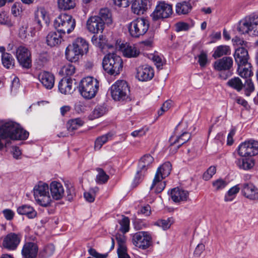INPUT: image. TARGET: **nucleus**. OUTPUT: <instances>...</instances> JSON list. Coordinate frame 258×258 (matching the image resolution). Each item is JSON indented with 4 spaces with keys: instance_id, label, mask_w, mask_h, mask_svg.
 Returning <instances> with one entry per match:
<instances>
[{
    "instance_id": "f257e3e1",
    "label": "nucleus",
    "mask_w": 258,
    "mask_h": 258,
    "mask_svg": "<svg viewBox=\"0 0 258 258\" xmlns=\"http://www.w3.org/2000/svg\"><path fill=\"white\" fill-rule=\"evenodd\" d=\"M28 136L29 133L16 122L7 121L0 124V137L3 140H24Z\"/></svg>"
},
{
    "instance_id": "f03ea898",
    "label": "nucleus",
    "mask_w": 258,
    "mask_h": 258,
    "mask_svg": "<svg viewBox=\"0 0 258 258\" xmlns=\"http://www.w3.org/2000/svg\"><path fill=\"white\" fill-rule=\"evenodd\" d=\"M99 88V81L94 77L89 76L81 80L79 85V91L83 97L91 99L96 95Z\"/></svg>"
},
{
    "instance_id": "7ed1b4c3",
    "label": "nucleus",
    "mask_w": 258,
    "mask_h": 258,
    "mask_svg": "<svg viewBox=\"0 0 258 258\" xmlns=\"http://www.w3.org/2000/svg\"><path fill=\"white\" fill-rule=\"evenodd\" d=\"M102 66L106 73L113 75L119 74L123 67L121 57L114 53H109L104 56Z\"/></svg>"
},
{
    "instance_id": "20e7f679",
    "label": "nucleus",
    "mask_w": 258,
    "mask_h": 258,
    "mask_svg": "<svg viewBox=\"0 0 258 258\" xmlns=\"http://www.w3.org/2000/svg\"><path fill=\"white\" fill-rule=\"evenodd\" d=\"M54 26L61 34H70L75 28L76 21L71 15L61 14L55 19Z\"/></svg>"
},
{
    "instance_id": "39448f33",
    "label": "nucleus",
    "mask_w": 258,
    "mask_h": 258,
    "mask_svg": "<svg viewBox=\"0 0 258 258\" xmlns=\"http://www.w3.org/2000/svg\"><path fill=\"white\" fill-rule=\"evenodd\" d=\"M34 196L36 201L42 206L47 207L51 202L47 184L39 182L33 188Z\"/></svg>"
},
{
    "instance_id": "423d86ee",
    "label": "nucleus",
    "mask_w": 258,
    "mask_h": 258,
    "mask_svg": "<svg viewBox=\"0 0 258 258\" xmlns=\"http://www.w3.org/2000/svg\"><path fill=\"white\" fill-rule=\"evenodd\" d=\"M111 95L116 101H123L128 98L130 88L127 82L124 80L116 81L110 88Z\"/></svg>"
},
{
    "instance_id": "0eeeda50",
    "label": "nucleus",
    "mask_w": 258,
    "mask_h": 258,
    "mask_svg": "<svg viewBox=\"0 0 258 258\" xmlns=\"http://www.w3.org/2000/svg\"><path fill=\"white\" fill-rule=\"evenodd\" d=\"M149 23L144 18H138L131 22L128 26V29L131 36L138 38L144 35L149 29Z\"/></svg>"
},
{
    "instance_id": "6e6552de",
    "label": "nucleus",
    "mask_w": 258,
    "mask_h": 258,
    "mask_svg": "<svg viewBox=\"0 0 258 258\" xmlns=\"http://www.w3.org/2000/svg\"><path fill=\"white\" fill-rule=\"evenodd\" d=\"M133 244L141 249L148 248L152 244V236L149 231H139L132 235Z\"/></svg>"
},
{
    "instance_id": "1a4fd4ad",
    "label": "nucleus",
    "mask_w": 258,
    "mask_h": 258,
    "mask_svg": "<svg viewBox=\"0 0 258 258\" xmlns=\"http://www.w3.org/2000/svg\"><path fill=\"white\" fill-rule=\"evenodd\" d=\"M237 153L239 156H253L258 154V141L249 140L241 143L238 146Z\"/></svg>"
},
{
    "instance_id": "9d476101",
    "label": "nucleus",
    "mask_w": 258,
    "mask_h": 258,
    "mask_svg": "<svg viewBox=\"0 0 258 258\" xmlns=\"http://www.w3.org/2000/svg\"><path fill=\"white\" fill-rule=\"evenodd\" d=\"M172 5L165 1L157 3L154 12L151 17L154 21L168 18L172 14Z\"/></svg>"
},
{
    "instance_id": "9b49d317",
    "label": "nucleus",
    "mask_w": 258,
    "mask_h": 258,
    "mask_svg": "<svg viewBox=\"0 0 258 258\" xmlns=\"http://www.w3.org/2000/svg\"><path fill=\"white\" fill-rule=\"evenodd\" d=\"M233 63L232 57L224 56L215 61L213 64V67L217 71H228L225 75H220L222 79L226 80L231 75L230 70L232 68Z\"/></svg>"
},
{
    "instance_id": "f8f14e48",
    "label": "nucleus",
    "mask_w": 258,
    "mask_h": 258,
    "mask_svg": "<svg viewBox=\"0 0 258 258\" xmlns=\"http://www.w3.org/2000/svg\"><path fill=\"white\" fill-rule=\"evenodd\" d=\"M16 57L22 67L25 69L31 68V54L27 48L23 46L18 47L16 51Z\"/></svg>"
},
{
    "instance_id": "ddd939ff",
    "label": "nucleus",
    "mask_w": 258,
    "mask_h": 258,
    "mask_svg": "<svg viewBox=\"0 0 258 258\" xmlns=\"http://www.w3.org/2000/svg\"><path fill=\"white\" fill-rule=\"evenodd\" d=\"M21 238L22 235L20 233L11 232L4 238L2 245L9 250H16L21 242Z\"/></svg>"
},
{
    "instance_id": "4468645a",
    "label": "nucleus",
    "mask_w": 258,
    "mask_h": 258,
    "mask_svg": "<svg viewBox=\"0 0 258 258\" xmlns=\"http://www.w3.org/2000/svg\"><path fill=\"white\" fill-rule=\"evenodd\" d=\"M242 195L250 201H258V188L252 183H244L241 185Z\"/></svg>"
},
{
    "instance_id": "2eb2a0df",
    "label": "nucleus",
    "mask_w": 258,
    "mask_h": 258,
    "mask_svg": "<svg viewBox=\"0 0 258 258\" xmlns=\"http://www.w3.org/2000/svg\"><path fill=\"white\" fill-rule=\"evenodd\" d=\"M87 28L88 30L93 34L102 32L104 29V22L100 18L97 16L90 17L87 21Z\"/></svg>"
},
{
    "instance_id": "dca6fc26",
    "label": "nucleus",
    "mask_w": 258,
    "mask_h": 258,
    "mask_svg": "<svg viewBox=\"0 0 258 258\" xmlns=\"http://www.w3.org/2000/svg\"><path fill=\"white\" fill-rule=\"evenodd\" d=\"M154 75L153 69L147 64L140 66L137 69L136 78L140 81H149Z\"/></svg>"
},
{
    "instance_id": "f3484780",
    "label": "nucleus",
    "mask_w": 258,
    "mask_h": 258,
    "mask_svg": "<svg viewBox=\"0 0 258 258\" xmlns=\"http://www.w3.org/2000/svg\"><path fill=\"white\" fill-rule=\"evenodd\" d=\"M118 248L117 254L118 258H130L126 252V238L124 234L117 233L115 235Z\"/></svg>"
},
{
    "instance_id": "a211bd4d",
    "label": "nucleus",
    "mask_w": 258,
    "mask_h": 258,
    "mask_svg": "<svg viewBox=\"0 0 258 258\" xmlns=\"http://www.w3.org/2000/svg\"><path fill=\"white\" fill-rule=\"evenodd\" d=\"M49 189L52 198L55 200L62 199L64 195V188L62 184L58 181H52L49 186Z\"/></svg>"
},
{
    "instance_id": "6ab92c4d",
    "label": "nucleus",
    "mask_w": 258,
    "mask_h": 258,
    "mask_svg": "<svg viewBox=\"0 0 258 258\" xmlns=\"http://www.w3.org/2000/svg\"><path fill=\"white\" fill-rule=\"evenodd\" d=\"M38 79L42 85L47 89H51L54 85V76L51 73L44 71L38 75Z\"/></svg>"
},
{
    "instance_id": "aec40b11",
    "label": "nucleus",
    "mask_w": 258,
    "mask_h": 258,
    "mask_svg": "<svg viewBox=\"0 0 258 258\" xmlns=\"http://www.w3.org/2000/svg\"><path fill=\"white\" fill-rule=\"evenodd\" d=\"M235 163L240 169L248 170L254 166V160L249 156H240L236 159Z\"/></svg>"
},
{
    "instance_id": "412c9836",
    "label": "nucleus",
    "mask_w": 258,
    "mask_h": 258,
    "mask_svg": "<svg viewBox=\"0 0 258 258\" xmlns=\"http://www.w3.org/2000/svg\"><path fill=\"white\" fill-rule=\"evenodd\" d=\"M38 248L34 242L26 243L22 249V254L25 258H35L37 254Z\"/></svg>"
},
{
    "instance_id": "4be33fe9",
    "label": "nucleus",
    "mask_w": 258,
    "mask_h": 258,
    "mask_svg": "<svg viewBox=\"0 0 258 258\" xmlns=\"http://www.w3.org/2000/svg\"><path fill=\"white\" fill-rule=\"evenodd\" d=\"M189 194L187 190L178 187L171 190L170 197L175 203H179L187 201Z\"/></svg>"
},
{
    "instance_id": "5701e85b",
    "label": "nucleus",
    "mask_w": 258,
    "mask_h": 258,
    "mask_svg": "<svg viewBox=\"0 0 258 258\" xmlns=\"http://www.w3.org/2000/svg\"><path fill=\"white\" fill-rule=\"evenodd\" d=\"M233 56L237 66H240L245 63L249 62L248 61L249 58L248 52L247 50L243 47H239L236 48Z\"/></svg>"
},
{
    "instance_id": "b1692460",
    "label": "nucleus",
    "mask_w": 258,
    "mask_h": 258,
    "mask_svg": "<svg viewBox=\"0 0 258 258\" xmlns=\"http://www.w3.org/2000/svg\"><path fill=\"white\" fill-rule=\"evenodd\" d=\"M58 90L63 94H70L73 92V80L71 78H63L58 83Z\"/></svg>"
},
{
    "instance_id": "393cba45",
    "label": "nucleus",
    "mask_w": 258,
    "mask_h": 258,
    "mask_svg": "<svg viewBox=\"0 0 258 258\" xmlns=\"http://www.w3.org/2000/svg\"><path fill=\"white\" fill-rule=\"evenodd\" d=\"M61 33L57 31H51L46 36V42L50 47H54L61 43L62 38Z\"/></svg>"
},
{
    "instance_id": "a878e982",
    "label": "nucleus",
    "mask_w": 258,
    "mask_h": 258,
    "mask_svg": "<svg viewBox=\"0 0 258 258\" xmlns=\"http://www.w3.org/2000/svg\"><path fill=\"white\" fill-rule=\"evenodd\" d=\"M172 169V165L170 162H166L159 166L156 171L155 175V181L158 180V176L161 179L165 178L167 177L171 172Z\"/></svg>"
},
{
    "instance_id": "bb28decb",
    "label": "nucleus",
    "mask_w": 258,
    "mask_h": 258,
    "mask_svg": "<svg viewBox=\"0 0 258 258\" xmlns=\"http://www.w3.org/2000/svg\"><path fill=\"white\" fill-rule=\"evenodd\" d=\"M132 11L138 15L143 14L147 9L146 0H135L132 5Z\"/></svg>"
},
{
    "instance_id": "cd10ccee",
    "label": "nucleus",
    "mask_w": 258,
    "mask_h": 258,
    "mask_svg": "<svg viewBox=\"0 0 258 258\" xmlns=\"http://www.w3.org/2000/svg\"><path fill=\"white\" fill-rule=\"evenodd\" d=\"M72 47H74L81 52L83 55L87 53L89 49V44L87 41L81 37L77 38L73 43Z\"/></svg>"
},
{
    "instance_id": "c85d7f7f",
    "label": "nucleus",
    "mask_w": 258,
    "mask_h": 258,
    "mask_svg": "<svg viewBox=\"0 0 258 258\" xmlns=\"http://www.w3.org/2000/svg\"><path fill=\"white\" fill-rule=\"evenodd\" d=\"M154 158L151 155L146 154L143 156L139 162L138 168L140 169V171L146 172L151 167Z\"/></svg>"
},
{
    "instance_id": "c756f323",
    "label": "nucleus",
    "mask_w": 258,
    "mask_h": 258,
    "mask_svg": "<svg viewBox=\"0 0 258 258\" xmlns=\"http://www.w3.org/2000/svg\"><path fill=\"white\" fill-rule=\"evenodd\" d=\"M251 64L249 62L245 63L240 66H238L237 72L238 75L245 79H249L253 75L251 70Z\"/></svg>"
},
{
    "instance_id": "7c9ffc66",
    "label": "nucleus",
    "mask_w": 258,
    "mask_h": 258,
    "mask_svg": "<svg viewBox=\"0 0 258 258\" xmlns=\"http://www.w3.org/2000/svg\"><path fill=\"white\" fill-rule=\"evenodd\" d=\"M19 215H26L29 219H33L37 215V212L34 208L28 205H23L17 208Z\"/></svg>"
},
{
    "instance_id": "2f4dec72",
    "label": "nucleus",
    "mask_w": 258,
    "mask_h": 258,
    "mask_svg": "<svg viewBox=\"0 0 258 258\" xmlns=\"http://www.w3.org/2000/svg\"><path fill=\"white\" fill-rule=\"evenodd\" d=\"M121 48L123 55L127 57H136L140 53V50L134 45L126 43Z\"/></svg>"
},
{
    "instance_id": "473e14b6",
    "label": "nucleus",
    "mask_w": 258,
    "mask_h": 258,
    "mask_svg": "<svg viewBox=\"0 0 258 258\" xmlns=\"http://www.w3.org/2000/svg\"><path fill=\"white\" fill-rule=\"evenodd\" d=\"M66 56L70 61L76 62L82 55L79 50H77L74 47H72V45H70L66 48Z\"/></svg>"
},
{
    "instance_id": "72a5a7b5",
    "label": "nucleus",
    "mask_w": 258,
    "mask_h": 258,
    "mask_svg": "<svg viewBox=\"0 0 258 258\" xmlns=\"http://www.w3.org/2000/svg\"><path fill=\"white\" fill-rule=\"evenodd\" d=\"M106 108L104 105L96 106L89 115L90 120H94L103 116L106 112Z\"/></svg>"
},
{
    "instance_id": "f704fd0d",
    "label": "nucleus",
    "mask_w": 258,
    "mask_h": 258,
    "mask_svg": "<svg viewBox=\"0 0 258 258\" xmlns=\"http://www.w3.org/2000/svg\"><path fill=\"white\" fill-rule=\"evenodd\" d=\"M230 54V47L227 45H219L215 48L212 56L214 58H217L223 55H229Z\"/></svg>"
},
{
    "instance_id": "c9c22d12",
    "label": "nucleus",
    "mask_w": 258,
    "mask_h": 258,
    "mask_svg": "<svg viewBox=\"0 0 258 258\" xmlns=\"http://www.w3.org/2000/svg\"><path fill=\"white\" fill-rule=\"evenodd\" d=\"M191 4L187 2L178 3L176 6V12L178 15H185L188 13L191 10Z\"/></svg>"
},
{
    "instance_id": "e433bc0d",
    "label": "nucleus",
    "mask_w": 258,
    "mask_h": 258,
    "mask_svg": "<svg viewBox=\"0 0 258 258\" xmlns=\"http://www.w3.org/2000/svg\"><path fill=\"white\" fill-rule=\"evenodd\" d=\"M113 134L108 133L105 135L98 137L95 141L94 148L95 150H99L102 146L111 139Z\"/></svg>"
},
{
    "instance_id": "4c0bfd02",
    "label": "nucleus",
    "mask_w": 258,
    "mask_h": 258,
    "mask_svg": "<svg viewBox=\"0 0 258 258\" xmlns=\"http://www.w3.org/2000/svg\"><path fill=\"white\" fill-rule=\"evenodd\" d=\"M101 21L107 25L110 24L112 23V15L110 10L108 8H103L100 10L99 16Z\"/></svg>"
},
{
    "instance_id": "58836bf2",
    "label": "nucleus",
    "mask_w": 258,
    "mask_h": 258,
    "mask_svg": "<svg viewBox=\"0 0 258 258\" xmlns=\"http://www.w3.org/2000/svg\"><path fill=\"white\" fill-rule=\"evenodd\" d=\"M84 121L80 118L69 120L67 123V127L69 131L73 132L84 124Z\"/></svg>"
},
{
    "instance_id": "ea45409f",
    "label": "nucleus",
    "mask_w": 258,
    "mask_h": 258,
    "mask_svg": "<svg viewBox=\"0 0 258 258\" xmlns=\"http://www.w3.org/2000/svg\"><path fill=\"white\" fill-rule=\"evenodd\" d=\"M2 62L3 66L10 69L14 68L15 65V59L10 53L4 54L2 55Z\"/></svg>"
},
{
    "instance_id": "a19ab883",
    "label": "nucleus",
    "mask_w": 258,
    "mask_h": 258,
    "mask_svg": "<svg viewBox=\"0 0 258 258\" xmlns=\"http://www.w3.org/2000/svg\"><path fill=\"white\" fill-rule=\"evenodd\" d=\"M58 7L63 11L74 9L76 6L75 0H57Z\"/></svg>"
},
{
    "instance_id": "79ce46f5",
    "label": "nucleus",
    "mask_w": 258,
    "mask_h": 258,
    "mask_svg": "<svg viewBox=\"0 0 258 258\" xmlns=\"http://www.w3.org/2000/svg\"><path fill=\"white\" fill-rule=\"evenodd\" d=\"M96 170L98 172L95 179L97 183L102 184L107 182L109 179V176L101 168H97Z\"/></svg>"
},
{
    "instance_id": "37998d69",
    "label": "nucleus",
    "mask_w": 258,
    "mask_h": 258,
    "mask_svg": "<svg viewBox=\"0 0 258 258\" xmlns=\"http://www.w3.org/2000/svg\"><path fill=\"white\" fill-rule=\"evenodd\" d=\"M158 180H156L155 182V178L153 179L152 184L150 187L151 190H154L156 193H159L161 192L165 187L166 183L165 181H162L161 178L158 176Z\"/></svg>"
},
{
    "instance_id": "c03bdc74",
    "label": "nucleus",
    "mask_w": 258,
    "mask_h": 258,
    "mask_svg": "<svg viewBox=\"0 0 258 258\" xmlns=\"http://www.w3.org/2000/svg\"><path fill=\"white\" fill-rule=\"evenodd\" d=\"M240 189H241V187H239L238 185H236L230 188L225 194L224 201L225 202H231L233 201L239 191Z\"/></svg>"
},
{
    "instance_id": "a18cd8bd",
    "label": "nucleus",
    "mask_w": 258,
    "mask_h": 258,
    "mask_svg": "<svg viewBox=\"0 0 258 258\" xmlns=\"http://www.w3.org/2000/svg\"><path fill=\"white\" fill-rule=\"evenodd\" d=\"M120 225L119 230L123 234L128 232L130 230V219L124 215H122V219L118 221Z\"/></svg>"
},
{
    "instance_id": "49530a36",
    "label": "nucleus",
    "mask_w": 258,
    "mask_h": 258,
    "mask_svg": "<svg viewBox=\"0 0 258 258\" xmlns=\"http://www.w3.org/2000/svg\"><path fill=\"white\" fill-rule=\"evenodd\" d=\"M227 85L230 87L239 92L243 88V83L238 77H234L227 82Z\"/></svg>"
},
{
    "instance_id": "de8ad7c7",
    "label": "nucleus",
    "mask_w": 258,
    "mask_h": 258,
    "mask_svg": "<svg viewBox=\"0 0 258 258\" xmlns=\"http://www.w3.org/2000/svg\"><path fill=\"white\" fill-rule=\"evenodd\" d=\"M251 25V17L248 19H246L242 22L239 27L238 28V31L241 34L249 33L250 35V28Z\"/></svg>"
},
{
    "instance_id": "09e8293b",
    "label": "nucleus",
    "mask_w": 258,
    "mask_h": 258,
    "mask_svg": "<svg viewBox=\"0 0 258 258\" xmlns=\"http://www.w3.org/2000/svg\"><path fill=\"white\" fill-rule=\"evenodd\" d=\"M190 138V135L189 133L184 132L179 137L171 143V145L176 143L179 144L177 146V148H179L182 145L187 142Z\"/></svg>"
},
{
    "instance_id": "8fccbe9b",
    "label": "nucleus",
    "mask_w": 258,
    "mask_h": 258,
    "mask_svg": "<svg viewBox=\"0 0 258 258\" xmlns=\"http://www.w3.org/2000/svg\"><path fill=\"white\" fill-rule=\"evenodd\" d=\"M50 59V56L48 53L42 52L39 54L36 62L39 67L42 68L46 65Z\"/></svg>"
},
{
    "instance_id": "3c124183",
    "label": "nucleus",
    "mask_w": 258,
    "mask_h": 258,
    "mask_svg": "<svg viewBox=\"0 0 258 258\" xmlns=\"http://www.w3.org/2000/svg\"><path fill=\"white\" fill-rule=\"evenodd\" d=\"M243 88L244 89V94L247 96H250L254 90V84L250 79H246L244 84H243Z\"/></svg>"
},
{
    "instance_id": "603ef678",
    "label": "nucleus",
    "mask_w": 258,
    "mask_h": 258,
    "mask_svg": "<svg viewBox=\"0 0 258 258\" xmlns=\"http://www.w3.org/2000/svg\"><path fill=\"white\" fill-rule=\"evenodd\" d=\"M250 35H258V17H251Z\"/></svg>"
},
{
    "instance_id": "864d4df0",
    "label": "nucleus",
    "mask_w": 258,
    "mask_h": 258,
    "mask_svg": "<svg viewBox=\"0 0 258 258\" xmlns=\"http://www.w3.org/2000/svg\"><path fill=\"white\" fill-rule=\"evenodd\" d=\"M0 23L6 25L9 27H11L13 25V23L9 15L5 12L0 13Z\"/></svg>"
},
{
    "instance_id": "5fc2aeb1",
    "label": "nucleus",
    "mask_w": 258,
    "mask_h": 258,
    "mask_svg": "<svg viewBox=\"0 0 258 258\" xmlns=\"http://www.w3.org/2000/svg\"><path fill=\"white\" fill-rule=\"evenodd\" d=\"M75 67L71 64L64 66L61 69L62 73L67 76H72L75 73Z\"/></svg>"
},
{
    "instance_id": "6e6d98bb",
    "label": "nucleus",
    "mask_w": 258,
    "mask_h": 258,
    "mask_svg": "<svg viewBox=\"0 0 258 258\" xmlns=\"http://www.w3.org/2000/svg\"><path fill=\"white\" fill-rule=\"evenodd\" d=\"M197 57L198 58V62L200 67L202 68L205 67L208 62V56L206 52L202 51L200 54L197 56Z\"/></svg>"
},
{
    "instance_id": "4d7b16f0",
    "label": "nucleus",
    "mask_w": 258,
    "mask_h": 258,
    "mask_svg": "<svg viewBox=\"0 0 258 258\" xmlns=\"http://www.w3.org/2000/svg\"><path fill=\"white\" fill-rule=\"evenodd\" d=\"M216 167L211 166L204 173L203 178L205 180H209L212 176L216 173Z\"/></svg>"
},
{
    "instance_id": "13d9d810",
    "label": "nucleus",
    "mask_w": 258,
    "mask_h": 258,
    "mask_svg": "<svg viewBox=\"0 0 258 258\" xmlns=\"http://www.w3.org/2000/svg\"><path fill=\"white\" fill-rule=\"evenodd\" d=\"M134 226L135 229L140 230L148 227L149 224L144 220L138 219L134 221Z\"/></svg>"
},
{
    "instance_id": "bf43d9fd",
    "label": "nucleus",
    "mask_w": 258,
    "mask_h": 258,
    "mask_svg": "<svg viewBox=\"0 0 258 258\" xmlns=\"http://www.w3.org/2000/svg\"><path fill=\"white\" fill-rule=\"evenodd\" d=\"M191 27L185 22H178L175 25V30L176 32L185 31L188 30Z\"/></svg>"
},
{
    "instance_id": "052dcab7",
    "label": "nucleus",
    "mask_w": 258,
    "mask_h": 258,
    "mask_svg": "<svg viewBox=\"0 0 258 258\" xmlns=\"http://www.w3.org/2000/svg\"><path fill=\"white\" fill-rule=\"evenodd\" d=\"M213 186L216 190H221L227 185V182L224 180L218 179L213 182Z\"/></svg>"
},
{
    "instance_id": "680f3d73",
    "label": "nucleus",
    "mask_w": 258,
    "mask_h": 258,
    "mask_svg": "<svg viewBox=\"0 0 258 258\" xmlns=\"http://www.w3.org/2000/svg\"><path fill=\"white\" fill-rule=\"evenodd\" d=\"M155 225L161 227L164 230H165L171 226L169 220H159L155 223Z\"/></svg>"
},
{
    "instance_id": "e2e57ef3",
    "label": "nucleus",
    "mask_w": 258,
    "mask_h": 258,
    "mask_svg": "<svg viewBox=\"0 0 258 258\" xmlns=\"http://www.w3.org/2000/svg\"><path fill=\"white\" fill-rule=\"evenodd\" d=\"M21 5L19 3H14L11 8V13L15 16L17 17L20 15L22 12Z\"/></svg>"
},
{
    "instance_id": "0e129e2a",
    "label": "nucleus",
    "mask_w": 258,
    "mask_h": 258,
    "mask_svg": "<svg viewBox=\"0 0 258 258\" xmlns=\"http://www.w3.org/2000/svg\"><path fill=\"white\" fill-rule=\"evenodd\" d=\"M138 214H142L145 216H149L151 214V209L149 205L142 206L138 211Z\"/></svg>"
},
{
    "instance_id": "69168bd1",
    "label": "nucleus",
    "mask_w": 258,
    "mask_h": 258,
    "mask_svg": "<svg viewBox=\"0 0 258 258\" xmlns=\"http://www.w3.org/2000/svg\"><path fill=\"white\" fill-rule=\"evenodd\" d=\"M88 252L90 255L94 257L95 258H106L108 256L107 253H100L93 248H90L88 250Z\"/></svg>"
},
{
    "instance_id": "338daca9",
    "label": "nucleus",
    "mask_w": 258,
    "mask_h": 258,
    "mask_svg": "<svg viewBox=\"0 0 258 258\" xmlns=\"http://www.w3.org/2000/svg\"><path fill=\"white\" fill-rule=\"evenodd\" d=\"M114 3L115 5L126 8L130 5V4L133 1V0H113Z\"/></svg>"
},
{
    "instance_id": "774afa93",
    "label": "nucleus",
    "mask_w": 258,
    "mask_h": 258,
    "mask_svg": "<svg viewBox=\"0 0 258 258\" xmlns=\"http://www.w3.org/2000/svg\"><path fill=\"white\" fill-rule=\"evenodd\" d=\"M3 213L4 214V216L7 220H12L15 215V213L10 209H5L3 211Z\"/></svg>"
}]
</instances>
